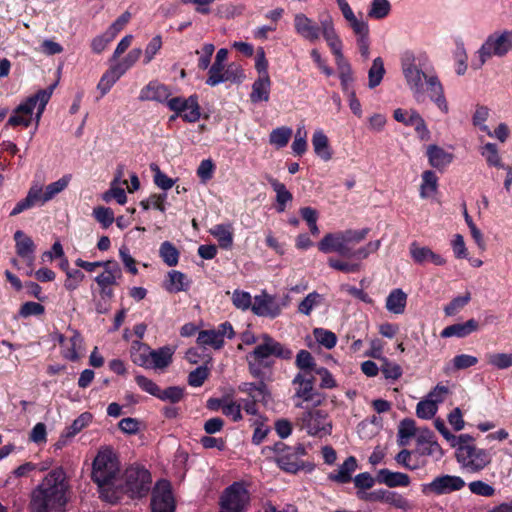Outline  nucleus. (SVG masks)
Returning a JSON list of instances; mask_svg holds the SVG:
<instances>
[{"instance_id":"f257e3e1","label":"nucleus","mask_w":512,"mask_h":512,"mask_svg":"<svg viewBox=\"0 0 512 512\" xmlns=\"http://www.w3.org/2000/svg\"><path fill=\"white\" fill-rule=\"evenodd\" d=\"M401 68L407 85L416 99L424 92L422 82L424 79L427 84V92L430 100L434 102L443 113H448L449 107L444 94L443 85L426 54L416 56L409 50L403 52L401 55Z\"/></svg>"},{"instance_id":"f03ea898","label":"nucleus","mask_w":512,"mask_h":512,"mask_svg":"<svg viewBox=\"0 0 512 512\" xmlns=\"http://www.w3.org/2000/svg\"><path fill=\"white\" fill-rule=\"evenodd\" d=\"M262 339L263 343L258 344L246 356L249 373L260 381L258 383L245 382L239 385V391L248 394L254 400L264 397L267 392L263 369H270L273 366L274 362L270 361L269 358L274 356L282 360H290L293 356L289 347L276 341L269 334L263 333Z\"/></svg>"},{"instance_id":"7ed1b4c3","label":"nucleus","mask_w":512,"mask_h":512,"mask_svg":"<svg viewBox=\"0 0 512 512\" xmlns=\"http://www.w3.org/2000/svg\"><path fill=\"white\" fill-rule=\"evenodd\" d=\"M70 483L63 467L52 469L32 490L30 512H67Z\"/></svg>"},{"instance_id":"20e7f679","label":"nucleus","mask_w":512,"mask_h":512,"mask_svg":"<svg viewBox=\"0 0 512 512\" xmlns=\"http://www.w3.org/2000/svg\"><path fill=\"white\" fill-rule=\"evenodd\" d=\"M119 473L120 462L113 448H100L92 463L91 479L98 486L100 498L112 505L122 499V490L115 485Z\"/></svg>"},{"instance_id":"39448f33","label":"nucleus","mask_w":512,"mask_h":512,"mask_svg":"<svg viewBox=\"0 0 512 512\" xmlns=\"http://www.w3.org/2000/svg\"><path fill=\"white\" fill-rule=\"evenodd\" d=\"M56 85L57 83H54L45 89H40L35 94L27 97L23 102H21L13 110L12 115L9 117L7 121V126H23L25 128L29 127L32 121L33 111L36 107V123L38 124L46 108L47 103L51 99V96Z\"/></svg>"},{"instance_id":"423d86ee","label":"nucleus","mask_w":512,"mask_h":512,"mask_svg":"<svg viewBox=\"0 0 512 512\" xmlns=\"http://www.w3.org/2000/svg\"><path fill=\"white\" fill-rule=\"evenodd\" d=\"M512 49V29L495 31L488 35L479 50L477 51L478 60L473 61V69H480L487 60L492 57H504Z\"/></svg>"},{"instance_id":"0eeeda50","label":"nucleus","mask_w":512,"mask_h":512,"mask_svg":"<svg viewBox=\"0 0 512 512\" xmlns=\"http://www.w3.org/2000/svg\"><path fill=\"white\" fill-rule=\"evenodd\" d=\"M455 448L457 462L469 472H479L491 463L490 453L486 449L478 448L474 444L473 436L470 440L460 441Z\"/></svg>"},{"instance_id":"6e6552de","label":"nucleus","mask_w":512,"mask_h":512,"mask_svg":"<svg viewBox=\"0 0 512 512\" xmlns=\"http://www.w3.org/2000/svg\"><path fill=\"white\" fill-rule=\"evenodd\" d=\"M152 484L151 473L142 465H131L124 472V485L117 486L122 490V496L127 494L131 499L146 497Z\"/></svg>"},{"instance_id":"1a4fd4ad","label":"nucleus","mask_w":512,"mask_h":512,"mask_svg":"<svg viewBox=\"0 0 512 512\" xmlns=\"http://www.w3.org/2000/svg\"><path fill=\"white\" fill-rule=\"evenodd\" d=\"M218 504V512H247L250 494L243 483L234 482L223 490Z\"/></svg>"},{"instance_id":"9d476101","label":"nucleus","mask_w":512,"mask_h":512,"mask_svg":"<svg viewBox=\"0 0 512 512\" xmlns=\"http://www.w3.org/2000/svg\"><path fill=\"white\" fill-rule=\"evenodd\" d=\"M169 110L180 115V118L187 123H195L201 118V107L197 94H192L188 98L173 97L166 102Z\"/></svg>"},{"instance_id":"9b49d317","label":"nucleus","mask_w":512,"mask_h":512,"mask_svg":"<svg viewBox=\"0 0 512 512\" xmlns=\"http://www.w3.org/2000/svg\"><path fill=\"white\" fill-rule=\"evenodd\" d=\"M307 451L303 444H297L286 450V453L281 454L280 457H275V462L278 467L290 474H296L300 470H306L311 472L314 469V465L311 463H305L300 459L301 456L306 455Z\"/></svg>"},{"instance_id":"f8f14e48","label":"nucleus","mask_w":512,"mask_h":512,"mask_svg":"<svg viewBox=\"0 0 512 512\" xmlns=\"http://www.w3.org/2000/svg\"><path fill=\"white\" fill-rule=\"evenodd\" d=\"M328 414L321 409L308 410L298 418L302 429L311 436H323L331 433L332 426L327 421Z\"/></svg>"},{"instance_id":"ddd939ff","label":"nucleus","mask_w":512,"mask_h":512,"mask_svg":"<svg viewBox=\"0 0 512 512\" xmlns=\"http://www.w3.org/2000/svg\"><path fill=\"white\" fill-rule=\"evenodd\" d=\"M465 486V481L460 476L441 475L436 477L430 483L421 485V491L424 495H444L454 491H459Z\"/></svg>"},{"instance_id":"4468645a","label":"nucleus","mask_w":512,"mask_h":512,"mask_svg":"<svg viewBox=\"0 0 512 512\" xmlns=\"http://www.w3.org/2000/svg\"><path fill=\"white\" fill-rule=\"evenodd\" d=\"M151 512H175V501L171 484L167 480H159L152 491Z\"/></svg>"},{"instance_id":"2eb2a0df","label":"nucleus","mask_w":512,"mask_h":512,"mask_svg":"<svg viewBox=\"0 0 512 512\" xmlns=\"http://www.w3.org/2000/svg\"><path fill=\"white\" fill-rule=\"evenodd\" d=\"M357 497L366 502H382L394 506L397 509L406 510L409 502L402 495L395 491L378 489L372 492L357 491Z\"/></svg>"},{"instance_id":"dca6fc26","label":"nucleus","mask_w":512,"mask_h":512,"mask_svg":"<svg viewBox=\"0 0 512 512\" xmlns=\"http://www.w3.org/2000/svg\"><path fill=\"white\" fill-rule=\"evenodd\" d=\"M295 32L310 43H315L322 35V23H316L304 13H297L294 16Z\"/></svg>"},{"instance_id":"f3484780","label":"nucleus","mask_w":512,"mask_h":512,"mask_svg":"<svg viewBox=\"0 0 512 512\" xmlns=\"http://www.w3.org/2000/svg\"><path fill=\"white\" fill-rule=\"evenodd\" d=\"M322 23V36L325 39L327 45L329 46L332 54L335 56L336 63L345 60V57L342 52L343 43L337 34L333 18L331 15L326 14L321 18Z\"/></svg>"},{"instance_id":"a211bd4d","label":"nucleus","mask_w":512,"mask_h":512,"mask_svg":"<svg viewBox=\"0 0 512 512\" xmlns=\"http://www.w3.org/2000/svg\"><path fill=\"white\" fill-rule=\"evenodd\" d=\"M251 311L257 316L274 319L280 315L281 307L274 296L263 292L261 295L254 297Z\"/></svg>"},{"instance_id":"6ab92c4d","label":"nucleus","mask_w":512,"mask_h":512,"mask_svg":"<svg viewBox=\"0 0 512 512\" xmlns=\"http://www.w3.org/2000/svg\"><path fill=\"white\" fill-rule=\"evenodd\" d=\"M317 247L322 253L336 252L343 258H347L350 253V247L345 245L341 231L325 234L318 242Z\"/></svg>"},{"instance_id":"aec40b11","label":"nucleus","mask_w":512,"mask_h":512,"mask_svg":"<svg viewBox=\"0 0 512 512\" xmlns=\"http://www.w3.org/2000/svg\"><path fill=\"white\" fill-rule=\"evenodd\" d=\"M171 94L172 92L169 86L154 80L150 81L141 89L138 99L140 101H155L166 104Z\"/></svg>"},{"instance_id":"412c9836","label":"nucleus","mask_w":512,"mask_h":512,"mask_svg":"<svg viewBox=\"0 0 512 512\" xmlns=\"http://www.w3.org/2000/svg\"><path fill=\"white\" fill-rule=\"evenodd\" d=\"M410 255L413 261L417 264H424L431 262L437 266H443L446 264L445 258L441 255L434 253L428 247H420L416 242H412L409 247Z\"/></svg>"},{"instance_id":"4be33fe9","label":"nucleus","mask_w":512,"mask_h":512,"mask_svg":"<svg viewBox=\"0 0 512 512\" xmlns=\"http://www.w3.org/2000/svg\"><path fill=\"white\" fill-rule=\"evenodd\" d=\"M426 155L430 166L439 171H443L454 159L452 153L445 151L436 144H431L427 147Z\"/></svg>"},{"instance_id":"5701e85b","label":"nucleus","mask_w":512,"mask_h":512,"mask_svg":"<svg viewBox=\"0 0 512 512\" xmlns=\"http://www.w3.org/2000/svg\"><path fill=\"white\" fill-rule=\"evenodd\" d=\"M376 481L385 484L389 488L407 487L411 482L408 474L393 472L387 468L380 469L377 472Z\"/></svg>"},{"instance_id":"b1692460","label":"nucleus","mask_w":512,"mask_h":512,"mask_svg":"<svg viewBox=\"0 0 512 512\" xmlns=\"http://www.w3.org/2000/svg\"><path fill=\"white\" fill-rule=\"evenodd\" d=\"M479 328V323L475 319H469L468 321L464 323H455L452 325H449L445 327L441 333L440 336L442 338H450V337H457V338H464L472 334L473 332L477 331Z\"/></svg>"},{"instance_id":"393cba45","label":"nucleus","mask_w":512,"mask_h":512,"mask_svg":"<svg viewBox=\"0 0 512 512\" xmlns=\"http://www.w3.org/2000/svg\"><path fill=\"white\" fill-rule=\"evenodd\" d=\"M191 284L192 281L185 273L178 270H171L167 274L165 289L170 293H178L181 291H188Z\"/></svg>"},{"instance_id":"a878e982","label":"nucleus","mask_w":512,"mask_h":512,"mask_svg":"<svg viewBox=\"0 0 512 512\" xmlns=\"http://www.w3.org/2000/svg\"><path fill=\"white\" fill-rule=\"evenodd\" d=\"M357 469V460L354 456H349L346 460L340 465L337 471H334L328 475V479L340 483L345 484L349 483L352 480V474Z\"/></svg>"},{"instance_id":"bb28decb","label":"nucleus","mask_w":512,"mask_h":512,"mask_svg":"<svg viewBox=\"0 0 512 512\" xmlns=\"http://www.w3.org/2000/svg\"><path fill=\"white\" fill-rule=\"evenodd\" d=\"M104 273L95 278L99 286L116 285V279L122 277L121 269L117 261L107 260L103 263Z\"/></svg>"},{"instance_id":"cd10ccee","label":"nucleus","mask_w":512,"mask_h":512,"mask_svg":"<svg viewBox=\"0 0 512 512\" xmlns=\"http://www.w3.org/2000/svg\"><path fill=\"white\" fill-rule=\"evenodd\" d=\"M174 349L170 346H163L158 349H152L149 367L153 369H164L172 363Z\"/></svg>"},{"instance_id":"c85d7f7f","label":"nucleus","mask_w":512,"mask_h":512,"mask_svg":"<svg viewBox=\"0 0 512 512\" xmlns=\"http://www.w3.org/2000/svg\"><path fill=\"white\" fill-rule=\"evenodd\" d=\"M268 182L276 193V211L283 213L286 210L287 204L292 202L293 195L287 190L285 184L281 183L278 179L270 177Z\"/></svg>"},{"instance_id":"c756f323","label":"nucleus","mask_w":512,"mask_h":512,"mask_svg":"<svg viewBox=\"0 0 512 512\" xmlns=\"http://www.w3.org/2000/svg\"><path fill=\"white\" fill-rule=\"evenodd\" d=\"M151 347L140 340H134L131 343L130 357L135 365L148 368L151 355Z\"/></svg>"},{"instance_id":"7c9ffc66","label":"nucleus","mask_w":512,"mask_h":512,"mask_svg":"<svg viewBox=\"0 0 512 512\" xmlns=\"http://www.w3.org/2000/svg\"><path fill=\"white\" fill-rule=\"evenodd\" d=\"M271 80L270 77H258L252 84L250 100L253 103L267 102L270 98Z\"/></svg>"},{"instance_id":"2f4dec72","label":"nucleus","mask_w":512,"mask_h":512,"mask_svg":"<svg viewBox=\"0 0 512 512\" xmlns=\"http://www.w3.org/2000/svg\"><path fill=\"white\" fill-rule=\"evenodd\" d=\"M407 304L406 293L399 288L393 289L386 298V309L394 314H402Z\"/></svg>"},{"instance_id":"473e14b6","label":"nucleus","mask_w":512,"mask_h":512,"mask_svg":"<svg viewBox=\"0 0 512 512\" xmlns=\"http://www.w3.org/2000/svg\"><path fill=\"white\" fill-rule=\"evenodd\" d=\"M14 241H15V250L16 254L19 257L23 256H31V254H35L36 245L32 238L26 235L22 230H17L14 233Z\"/></svg>"},{"instance_id":"72a5a7b5","label":"nucleus","mask_w":512,"mask_h":512,"mask_svg":"<svg viewBox=\"0 0 512 512\" xmlns=\"http://www.w3.org/2000/svg\"><path fill=\"white\" fill-rule=\"evenodd\" d=\"M210 234L214 236L223 249H230L233 245V227L231 224H217L210 229Z\"/></svg>"},{"instance_id":"f704fd0d","label":"nucleus","mask_w":512,"mask_h":512,"mask_svg":"<svg viewBox=\"0 0 512 512\" xmlns=\"http://www.w3.org/2000/svg\"><path fill=\"white\" fill-rule=\"evenodd\" d=\"M312 145L315 153L324 161H329L332 158V151L329 146L328 137L322 130L314 132L312 137Z\"/></svg>"},{"instance_id":"c9c22d12","label":"nucleus","mask_w":512,"mask_h":512,"mask_svg":"<svg viewBox=\"0 0 512 512\" xmlns=\"http://www.w3.org/2000/svg\"><path fill=\"white\" fill-rule=\"evenodd\" d=\"M292 384L297 386L295 388V398H299L303 401H312L314 398V388L311 387V383L305 380V374L297 373L292 380Z\"/></svg>"},{"instance_id":"e433bc0d","label":"nucleus","mask_w":512,"mask_h":512,"mask_svg":"<svg viewBox=\"0 0 512 512\" xmlns=\"http://www.w3.org/2000/svg\"><path fill=\"white\" fill-rule=\"evenodd\" d=\"M41 187L33 186L29 189L27 196L20 200L13 210L10 212V216H16L25 210L33 207L37 201H40Z\"/></svg>"},{"instance_id":"4c0bfd02","label":"nucleus","mask_w":512,"mask_h":512,"mask_svg":"<svg viewBox=\"0 0 512 512\" xmlns=\"http://www.w3.org/2000/svg\"><path fill=\"white\" fill-rule=\"evenodd\" d=\"M71 180V175L67 174L58 179L55 182L48 184L45 188V191H41L40 201L42 203H46L52 200L57 194L65 190Z\"/></svg>"},{"instance_id":"58836bf2","label":"nucleus","mask_w":512,"mask_h":512,"mask_svg":"<svg viewBox=\"0 0 512 512\" xmlns=\"http://www.w3.org/2000/svg\"><path fill=\"white\" fill-rule=\"evenodd\" d=\"M159 256L167 266L173 267L178 264L180 252L173 243L164 241L160 245Z\"/></svg>"},{"instance_id":"ea45409f","label":"nucleus","mask_w":512,"mask_h":512,"mask_svg":"<svg viewBox=\"0 0 512 512\" xmlns=\"http://www.w3.org/2000/svg\"><path fill=\"white\" fill-rule=\"evenodd\" d=\"M197 343L202 346L208 345L216 350H219L224 346L225 342L224 339L221 338V334H218V332L214 329H210L201 330L198 333Z\"/></svg>"},{"instance_id":"a19ab883","label":"nucleus","mask_w":512,"mask_h":512,"mask_svg":"<svg viewBox=\"0 0 512 512\" xmlns=\"http://www.w3.org/2000/svg\"><path fill=\"white\" fill-rule=\"evenodd\" d=\"M384 61L381 57H377L373 60L372 66L368 71V87L374 89L383 80L385 75Z\"/></svg>"},{"instance_id":"79ce46f5","label":"nucleus","mask_w":512,"mask_h":512,"mask_svg":"<svg viewBox=\"0 0 512 512\" xmlns=\"http://www.w3.org/2000/svg\"><path fill=\"white\" fill-rule=\"evenodd\" d=\"M336 65L339 71L342 91L347 94L353 90L351 88V84L354 81L352 67L346 59L336 63Z\"/></svg>"},{"instance_id":"37998d69","label":"nucleus","mask_w":512,"mask_h":512,"mask_svg":"<svg viewBox=\"0 0 512 512\" xmlns=\"http://www.w3.org/2000/svg\"><path fill=\"white\" fill-rule=\"evenodd\" d=\"M438 188V177L432 170H426L422 173V183L420 186V197L425 199L430 196L431 193L437 191Z\"/></svg>"},{"instance_id":"c03bdc74","label":"nucleus","mask_w":512,"mask_h":512,"mask_svg":"<svg viewBox=\"0 0 512 512\" xmlns=\"http://www.w3.org/2000/svg\"><path fill=\"white\" fill-rule=\"evenodd\" d=\"M434 426L438 430V432L450 443L451 447L455 448L460 441L470 440L471 435L469 434H461L459 436L454 435L450 430L446 427L445 422L438 418L434 421Z\"/></svg>"},{"instance_id":"a18cd8bd","label":"nucleus","mask_w":512,"mask_h":512,"mask_svg":"<svg viewBox=\"0 0 512 512\" xmlns=\"http://www.w3.org/2000/svg\"><path fill=\"white\" fill-rule=\"evenodd\" d=\"M295 365L303 371L302 374H310L311 372H315V369L319 368L316 366V362L312 354L305 349H302L297 353Z\"/></svg>"},{"instance_id":"49530a36","label":"nucleus","mask_w":512,"mask_h":512,"mask_svg":"<svg viewBox=\"0 0 512 512\" xmlns=\"http://www.w3.org/2000/svg\"><path fill=\"white\" fill-rule=\"evenodd\" d=\"M292 136V129L286 126L273 129L269 135V142L276 148L285 147Z\"/></svg>"},{"instance_id":"de8ad7c7","label":"nucleus","mask_w":512,"mask_h":512,"mask_svg":"<svg viewBox=\"0 0 512 512\" xmlns=\"http://www.w3.org/2000/svg\"><path fill=\"white\" fill-rule=\"evenodd\" d=\"M391 11V4L388 0H372L368 16L373 19H384Z\"/></svg>"},{"instance_id":"09e8293b","label":"nucleus","mask_w":512,"mask_h":512,"mask_svg":"<svg viewBox=\"0 0 512 512\" xmlns=\"http://www.w3.org/2000/svg\"><path fill=\"white\" fill-rule=\"evenodd\" d=\"M486 359L489 365L499 370L508 369L512 366L511 353H487Z\"/></svg>"},{"instance_id":"8fccbe9b","label":"nucleus","mask_w":512,"mask_h":512,"mask_svg":"<svg viewBox=\"0 0 512 512\" xmlns=\"http://www.w3.org/2000/svg\"><path fill=\"white\" fill-rule=\"evenodd\" d=\"M313 334L316 341L326 349H332L337 344V336L330 330L324 328H315Z\"/></svg>"},{"instance_id":"3c124183","label":"nucleus","mask_w":512,"mask_h":512,"mask_svg":"<svg viewBox=\"0 0 512 512\" xmlns=\"http://www.w3.org/2000/svg\"><path fill=\"white\" fill-rule=\"evenodd\" d=\"M381 246V241H370L365 246L358 248L357 250H352L350 248V253L347 259H357L359 261L366 259L370 254L375 253L379 250Z\"/></svg>"},{"instance_id":"603ef678","label":"nucleus","mask_w":512,"mask_h":512,"mask_svg":"<svg viewBox=\"0 0 512 512\" xmlns=\"http://www.w3.org/2000/svg\"><path fill=\"white\" fill-rule=\"evenodd\" d=\"M407 126H414L415 131L418 133L422 140L429 137V130L425 123V120L417 111H411L407 120Z\"/></svg>"},{"instance_id":"864d4df0","label":"nucleus","mask_w":512,"mask_h":512,"mask_svg":"<svg viewBox=\"0 0 512 512\" xmlns=\"http://www.w3.org/2000/svg\"><path fill=\"white\" fill-rule=\"evenodd\" d=\"M225 71V64L213 62L208 70V76L205 80V84L210 87H215L223 83Z\"/></svg>"},{"instance_id":"5fc2aeb1","label":"nucleus","mask_w":512,"mask_h":512,"mask_svg":"<svg viewBox=\"0 0 512 512\" xmlns=\"http://www.w3.org/2000/svg\"><path fill=\"white\" fill-rule=\"evenodd\" d=\"M209 376L210 369L204 364L189 373L187 382L192 387H201Z\"/></svg>"},{"instance_id":"6e6d98bb","label":"nucleus","mask_w":512,"mask_h":512,"mask_svg":"<svg viewBox=\"0 0 512 512\" xmlns=\"http://www.w3.org/2000/svg\"><path fill=\"white\" fill-rule=\"evenodd\" d=\"M347 22L356 37V41H358L360 39L363 40V39L370 38V29H369L368 22H366L363 19H358L356 16H354Z\"/></svg>"},{"instance_id":"4d7b16f0","label":"nucleus","mask_w":512,"mask_h":512,"mask_svg":"<svg viewBox=\"0 0 512 512\" xmlns=\"http://www.w3.org/2000/svg\"><path fill=\"white\" fill-rule=\"evenodd\" d=\"M185 396V389L179 386H169L164 390L160 389L158 399L169 401L172 404L179 403Z\"/></svg>"},{"instance_id":"13d9d810","label":"nucleus","mask_w":512,"mask_h":512,"mask_svg":"<svg viewBox=\"0 0 512 512\" xmlns=\"http://www.w3.org/2000/svg\"><path fill=\"white\" fill-rule=\"evenodd\" d=\"M244 77V71L240 64L236 62H231L228 65H225L223 83H240Z\"/></svg>"},{"instance_id":"bf43d9fd","label":"nucleus","mask_w":512,"mask_h":512,"mask_svg":"<svg viewBox=\"0 0 512 512\" xmlns=\"http://www.w3.org/2000/svg\"><path fill=\"white\" fill-rule=\"evenodd\" d=\"M322 296L313 291L309 293L298 305V311L304 315H310L313 308L321 303Z\"/></svg>"},{"instance_id":"052dcab7","label":"nucleus","mask_w":512,"mask_h":512,"mask_svg":"<svg viewBox=\"0 0 512 512\" xmlns=\"http://www.w3.org/2000/svg\"><path fill=\"white\" fill-rule=\"evenodd\" d=\"M91 418L92 415L90 413H82L73 421L69 427L66 428L64 436L68 438L75 436L89 424Z\"/></svg>"},{"instance_id":"680f3d73","label":"nucleus","mask_w":512,"mask_h":512,"mask_svg":"<svg viewBox=\"0 0 512 512\" xmlns=\"http://www.w3.org/2000/svg\"><path fill=\"white\" fill-rule=\"evenodd\" d=\"M482 155L486 158L488 165L494 166L497 168H506V165H504L501 162V158L499 156L496 144H494V143L485 144L484 151L482 152Z\"/></svg>"},{"instance_id":"e2e57ef3","label":"nucleus","mask_w":512,"mask_h":512,"mask_svg":"<svg viewBox=\"0 0 512 512\" xmlns=\"http://www.w3.org/2000/svg\"><path fill=\"white\" fill-rule=\"evenodd\" d=\"M93 216L102 225L104 229H107L114 222V213L111 208L98 206L93 210Z\"/></svg>"},{"instance_id":"0e129e2a","label":"nucleus","mask_w":512,"mask_h":512,"mask_svg":"<svg viewBox=\"0 0 512 512\" xmlns=\"http://www.w3.org/2000/svg\"><path fill=\"white\" fill-rule=\"evenodd\" d=\"M369 232L370 228H363L360 230L347 229L345 231H341V234L345 245L349 247V244H358L363 241Z\"/></svg>"},{"instance_id":"69168bd1","label":"nucleus","mask_w":512,"mask_h":512,"mask_svg":"<svg viewBox=\"0 0 512 512\" xmlns=\"http://www.w3.org/2000/svg\"><path fill=\"white\" fill-rule=\"evenodd\" d=\"M381 372L386 379L397 380L402 376V368L399 364L382 358Z\"/></svg>"},{"instance_id":"338daca9","label":"nucleus","mask_w":512,"mask_h":512,"mask_svg":"<svg viewBox=\"0 0 512 512\" xmlns=\"http://www.w3.org/2000/svg\"><path fill=\"white\" fill-rule=\"evenodd\" d=\"M232 303L236 308L243 311L251 309V306H253L250 293L238 289L233 292Z\"/></svg>"},{"instance_id":"774afa93","label":"nucleus","mask_w":512,"mask_h":512,"mask_svg":"<svg viewBox=\"0 0 512 512\" xmlns=\"http://www.w3.org/2000/svg\"><path fill=\"white\" fill-rule=\"evenodd\" d=\"M437 412V404L430 399L418 402L416 414L422 419H431Z\"/></svg>"}]
</instances>
